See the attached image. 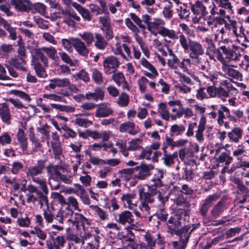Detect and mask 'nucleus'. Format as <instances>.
<instances>
[{
	"mask_svg": "<svg viewBox=\"0 0 249 249\" xmlns=\"http://www.w3.org/2000/svg\"><path fill=\"white\" fill-rule=\"evenodd\" d=\"M142 140L139 138L133 139L128 142L127 150H136L141 148V144Z\"/></svg>",
	"mask_w": 249,
	"mask_h": 249,
	"instance_id": "obj_57",
	"label": "nucleus"
},
{
	"mask_svg": "<svg viewBox=\"0 0 249 249\" xmlns=\"http://www.w3.org/2000/svg\"><path fill=\"white\" fill-rule=\"evenodd\" d=\"M140 63L142 67L147 69L150 71L145 73V75L147 77L153 78L158 75V72L155 68L145 58H142L140 60Z\"/></svg>",
	"mask_w": 249,
	"mask_h": 249,
	"instance_id": "obj_28",
	"label": "nucleus"
},
{
	"mask_svg": "<svg viewBox=\"0 0 249 249\" xmlns=\"http://www.w3.org/2000/svg\"><path fill=\"white\" fill-rule=\"evenodd\" d=\"M41 52H44L50 58L55 60L57 58V52L55 48L53 46L43 47L41 48Z\"/></svg>",
	"mask_w": 249,
	"mask_h": 249,
	"instance_id": "obj_53",
	"label": "nucleus"
},
{
	"mask_svg": "<svg viewBox=\"0 0 249 249\" xmlns=\"http://www.w3.org/2000/svg\"><path fill=\"white\" fill-rule=\"evenodd\" d=\"M84 98L88 100L97 101L102 100L104 96V91L100 88H95L94 92H88L85 95H82Z\"/></svg>",
	"mask_w": 249,
	"mask_h": 249,
	"instance_id": "obj_25",
	"label": "nucleus"
},
{
	"mask_svg": "<svg viewBox=\"0 0 249 249\" xmlns=\"http://www.w3.org/2000/svg\"><path fill=\"white\" fill-rule=\"evenodd\" d=\"M17 137L18 139V144L23 151L27 149L28 147L27 139L25 135L24 130L22 128H18Z\"/></svg>",
	"mask_w": 249,
	"mask_h": 249,
	"instance_id": "obj_39",
	"label": "nucleus"
},
{
	"mask_svg": "<svg viewBox=\"0 0 249 249\" xmlns=\"http://www.w3.org/2000/svg\"><path fill=\"white\" fill-rule=\"evenodd\" d=\"M129 102V96L125 93H122L119 96L117 103L121 107H126Z\"/></svg>",
	"mask_w": 249,
	"mask_h": 249,
	"instance_id": "obj_61",
	"label": "nucleus"
},
{
	"mask_svg": "<svg viewBox=\"0 0 249 249\" xmlns=\"http://www.w3.org/2000/svg\"><path fill=\"white\" fill-rule=\"evenodd\" d=\"M78 35L88 46L91 45L93 42L94 36L91 32H85L82 33H79Z\"/></svg>",
	"mask_w": 249,
	"mask_h": 249,
	"instance_id": "obj_54",
	"label": "nucleus"
},
{
	"mask_svg": "<svg viewBox=\"0 0 249 249\" xmlns=\"http://www.w3.org/2000/svg\"><path fill=\"white\" fill-rule=\"evenodd\" d=\"M32 61L36 75L41 78L46 77L47 74L44 68L42 66L39 62L41 61L39 59H36L35 56H34V59H32Z\"/></svg>",
	"mask_w": 249,
	"mask_h": 249,
	"instance_id": "obj_37",
	"label": "nucleus"
},
{
	"mask_svg": "<svg viewBox=\"0 0 249 249\" xmlns=\"http://www.w3.org/2000/svg\"><path fill=\"white\" fill-rule=\"evenodd\" d=\"M116 220L122 225H125L127 224L131 227L135 226L133 215L129 211H124L118 214Z\"/></svg>",
	"mask_w": 249,
	"mask_h": 249,
	"instance_id": "obj_9",
	"label": "nucleus"
},
{
	"mask_svg": "<svg viewBox=\"0 0 249 249\" xmlns=\"http://www.w3.org/2000/svg\"><path fill=\"white\" fill-rule=\"evenodd\" d=\"M158 112L160 114V117L166 121H168L171 118L169 112L165 104L161 103L158 105Z\"/></svg>",
	"mask_w": 249,
	"mask_h": 249,
	"instance_id": "obj_51",
	"label": "nucleus"
},
{
	"mask_svg": "<svg viewBox=\"0 0 249 249\" xmlns=\"http://www.w3.org/2000/svg\"><path fill=\"white\" fill-rule=\"evenodd\" d=\"M185 130L184 126L181 125H178L175 124L171 126L170 135L171 136H178L180 135Z\"/></svg>",
	"mask_w": 249,
	"mask_h": 249,
	"instance_id": "obj_60",
	"label": "nucleus"
},
{
	"mask_svg": "<svg viewBox=\"0 0 249 249\" xmlns=\"http://www.w3.org/2000/svg\"><path fill=\"white\" fill-rule=\"evenodd\" d=\"M176 11L178 16L181 19L187 18L190 14L189 10L187 9L185 5H180L176 7Z\"/></svg>",
	"mask_w": 249,
	"mask_h": 249,
	"instance_id": "obj_55",
	"label": "nucleus"
},
{
	"mask_svg": "<svg viewBox=\"0 0 249 249\" xmlns=\"http://www.w3.org/2000/svg\"><path fill=\"white\" fill-rule=\"evenodd\" d=\"M237 92L238 90L227 81L221 82L217 89V96L222 100L229 96L230 94L232 95Z\"/></svg>",
	"mask_w": 249,
	"mask_h": 249,
	"instance_id": "obj_6",
	"label": "nucleus"
},
{
	"mask_svg": "<svg viewBox=\"0 0 249 249\" xmlns=\"http://www.w3.org/2000/svg\"><path fill=\"white\" fill-rule=\"evenodd\" d=\"M205 41L207 43L206 54L209 58L215 61L216 59L221 63L224 62L225 59L220 51L216 49L213 40L209 37H205Z\"/></svg>",
	"mask_w": 249,
	"mask_h": 249,
	"instance_id": "obj_3",
	"label": "nucleus"
},
{
	"mask_svg": "<svg viewBox=\"0 0 249 249\" xmlns=\"http://www.w3.org/2000/svg\"><path fill=\"white\" fill-rule=\"evenodd\" d=\"M76 38V37H69L68 38H62L61 42L64 49L68 52H72V47H74Z\"/></svg>",
	"mask_w": 249,
	"mask_h": 249,
	"instance_id": "obj_50",
	"label": "nucleus"
},
{
	"mask_svg": "<svg viewBox=\"0 0 249 249\" xmlns=\"http://www.w3.org/2000/svg\"><path fill=\"white\" fill-rule=\"evenodd\" d=\"M165 22L164 20L160 18H154L153 21H151L148 24V30L151 33L154 35L157 36L158 31L161 28L164 27Z\"/></svg>",
	"mask_w": 249,
	"mask_h": 249,
	"instance_id": "obj_18",
	"label": "nucleus"
},
{
	"mask_svg": "<svg viewBox=\"0 0 249 249\" xmlns=\"http://www.w3.org/2000/svg\"><path fill=\"white\" fill-rule=\"evenodd\" d=\"M74 124L77 125L80 127L87 128L92 124V122L85 118L79 117L76 115V117L73 121Z\"/></svg>",
	"mask_w": 249,
	"mask_h": 249,
	"instance_id": "obj_52",
	"label": "nucleus"
},
{
	"mask_svg": "<svg viewBox=\"0 0 249 249\" xmlns=\"http://www.w3.org/2000/svg\"><path fill=\"white\" fill-rule=\"evenodd\" d=\"M70 85V81L67 78L58 79L54 78L50 80V83L48 85L52 89H54L56 87L64 88Z\"/></svg>",
	"mask_w": 249,
	"mask_h": 249,
	"instance_id": "obj_32",
	"label": "nucleus"
},
{
	"mask_svg": "<svg viewBox=\"0 0 249 249\" xmlns=\"http://www.w3.org/2000/svg\"><path fill=\"white\" fill-rule=\"evenodd\" d=\"M190 47L189 56L190 55H202L204 54V49L202 45L199 42L189 39Z\"/></svg>",
	"mask_w": 249,
	"mask_h": 249,
	"instance_id": "obj_14",
	"label": "nucleus"
},
{
	"mask_svg": "<svg viewBox=\"0 0 249 249\" xmlns=\"http://www.w3.org/2000/svg\"><path fill=\"white\" fill-rule=\"evenodd\" d=\"M59 167L50 164L47 167V174L49 179L58 182L59 179L61 175L59 171Z\"/></svg>",
	"mask_w": 249,
	"mask_h": 249,
	"instance_id": "obj_27",
	"label": "nucleus"
},
{
	"mask_svg": "<svg viewBox=\"0 0 249 249\" xmlns=\"http://www.w3.org/2000/svg\"><path fill=\"white\" fill-rule=\"evenodd\" d=\"M190 58H184L180 61V68L183 70L184 72L190 73L189 68L192 65V61Z\"/></svg>",
	"mask_w": 249,
	"mask_h": 249,
	"instance_id": "obj_58",
	"label": "nucleus"
},
{
	"mask_svg": "<svg viewBox=\"0 0 249 249\" xmlns=\"http://www.w3.org/2000/svg\"><path fill=\"white\" fill-rule=\"evenodd\" d=\"M11 4L17 11L29 12L31 1L30 0H11Z\"/></svg>",
	"mask_w": 249,
	"mask_h": 249,
	"instance_id": "obj_20",
	"label": "nucleus"
},
{
	"mask_svg": "<svg viewBox=\"0 0 249 249\" xmlns=\"http://www.w3.org/2000/svg\"><path fill=\"white\" fill-rule=\"evenodd\" d=\"M226 209L225 205L223 201H218L211 210V213L212 217L216 218Z\"/></svg>",
	"mask_w": 249,
	"mask_h": 249,
	"instance_id": "obj_43",
	"label": "nucleus"
},
{
	"mask_svg": "<svg viewBox=\"0 0 249 249\" xmlns=\"http://www.w3.org/2000/svg\"><path fill=\"white\" fill-rule=\"evenodd\" d=\"M72 77L75 78L76 80L79 79L86 83L89 82L90 81V78L88 73L84 69H82L78 72L73 75Z\"/></svg>",
	"mask_w": 249,
	"mask_h": 249,
	"instance_id": "obj_56",
	"label": "nucleus"
},
{
	"mask_svg": "<svg viewBox=\"0 0 249 249\" xmlns=\"http://www.w3.org/2000/svg\"><path fill=\"white\" fill-rule=\"evenodd\" d=\"M115 42L113 44L111 49L113 53L116 55H120L123 59L125 61H128V59L127 58L126 55L122 51V45L120 42L118 38L115 37Z\"/></svg>",
	"mask_w": 249,
	"mask_h": 249,
	"instance_id": "obj_40",
	"label": "nucleus"
},
{
	"mask_svg": "<svg viewBox=\"0 0 249 249\" xmlns=\"http://www.w3.org/2000/svg\"><path fill=\"white\" fill-rule=\"evenodd\" d=\"M158 33L163 37H167L173 40H176L178 39V34L177 32L165 27L161 28L158 31Z\"/></svg>",
	"mask_w": 249,
	"mask_h": 249,
	"instance_id": "obj_34",
	"label": "nucleus"
},
{
	"mask_svg": "<svg viewBox=\"0 0 249 249\" xmlns=\"http://www.w3.org/2000/svg\"><path fill=\"white\" fill-rule=\"evenodd\" d=\"M113 113L112 108L108 103L99 104L95 111V115L98 118H105L112 115Z\"/></svg>",
	"mask_w": 249,
	"mask_h": 249,
	"instance_id": "obj_11",
	"label": "nucleus"
},
{
	"mask_svg": "<svg viewBox=\"0 0 249 249\" xmlns=\"http://www.w3.org/2000/svg\"><path fill=\"white\" fill-rule=\"evenodd\" d=\"M73 214V212L69 206L65 208H61L56 215V219L60 223H63L65 219L68 222H71Z\"/></svg>",
	"mask_w": 249,
	"mask_h": 249,
	"instance_id": "obj_13",
	"label": "nucleus"
},
{
	"mask_svg": "<svg viewBox=\"0 0 249 249\" xmlns=\"http://www.w3.org/2000/svg\"><path fill=\"white\" fill-rule=\"evenodd\" d=\"M95 46L99 50H104L107 44V42L104 36L100 34L96 33L95 34Z\"/></svg>",
	"mask_w": 249,
	"mask_h": 249,
	"instance_id": "obj_48",
	"label": "nucleus"
},
{
	"mask_svg": "<svg viewBox=\"0 0 249 249\" xmlns=\"http://www.w3.org/2000/svg\"><path fill=\"white\" fill-rule=\"evenodd\" d=\"M219 198V195L216 194L208 196L204 200V203L200 207L199 211L203 216L206 215L209 209L213 202L216 201Z\"/></svg>",
	"mask_w": 249,
	"mask_h": 249,
	"instance_id": "obj_17",
	"label": "nucleus"
},
{
	"mask_svg": "<svg viewBox=\"0 0 249 249\" xmlns=\"http://www.w3.org/2000/svg\"><path fill=\"white\" fill-rule=\"evenodd\" d=\"M48 194H45L43 191L40 193L26 194V201L28 203H33L34 204H38L40 208H42L45 205L48 208Z\"/></svg>",
	"mask_w": 249,
	"mask_h": 249,
	"instance_id": "obj_5",
	"label": "nucleus"
},
{
	"mask_svg": "<svg viewBox=\"0 0 249 249\" xmlns=\"http://www.w3.org/2000/svg\"><path fill=\"white\" fill-rule=\"evenodd\" d=\"M51 106L60 111H65L66 112H73L75 110V108L70 106L61 105L57 104H51Z\"/></svg>",
	"mask_w": 249,
	"mask_h": 249,
	"instance_id": "obj_63",
	"label": "nucleus"
},
{
	"mask_svg": "<svg viewBox=\"0 0 249 249\" xmlns=\"http://www.w3.org/2000/svg\"><path fill=\"white\" fill-rule=\"evenodd\" d=\"M192 11L196 16L193 18L194 23L200 22H201V18L205 17L208 13L206 12V7L203 4L202 2L197 1L192 5Z\"/></svg>",
	"mask_w": 249,
	"mask_h": 249,
	"instance_id": "obj_8",
	"label": "nucleus"
},
{
	"mask_svg": "<svg viewBox=\"0 0 249 249\" xmlns=\"http://www.w3.org/2000/svg\"><path fill=\"white\" fill-rule=\"evenodd\" d=\"M119 131L121 133H128L131 135H135L139 132L136 127L135 124L130 121L121 124L119 126Z\"/></svg>",
	"mask_w": 249,
	"mask_h": 249,
	"instance_id": "obj_21",
	"label": "nucleus"
},
{
	"mask_svg": "<svg viewBox=\"0 0 249 249\" xmlns=\"http://www.w3.org/2000/svg\"><path fill=\"white\" fill-rule=\"evenodd\" d=\"M163 171L160 169H157V173L154 175L153 178L151 180V185L155 187H160L162 185L161 179L163 177Z\"/></svg>",
	"mask_w": 249,
	"mask_h": 249,
	"instance_id": "obj_44",
	"label": "nucleus"
},
{
	"mask_svg": "<svg viewBox=\"0 0 249 249\" xmlns=\"http://www.w3.org/2000/svg\"><path fill=\"white\" fill-rule=\"evenodd\" d=\"M243 130L239 127H235L231 131L228 132V136L230 141L238 143L242 137Z\"/></svg>",
	"mask_w": 249,
	"mask_h": 249,
	"instance_id": "obj_38",
	"label": "nucleus"
},
{
	"mask_svg": "<svg viewBox=\"0 0 249 249\" xmlns=\"http://www.w3.org/2000/svg\"><path fill=\"white\" fill-rule=\"evenodd\" d=\"M221 63L222 64V70L225 74L236 80H242V74L231 66L228 65L227 64V60L225 59L224 62H221Z\"/></svg>",
	"mask_w": 249,
	"mask_h": 249,
	"instance_id": "obj_15",
	"label": "nucleus"
},
{
	"mask_svg": "<svg viewBox=\"0 0 249 249\" xmlns=\"http://www.w3.org/2000/svg\"><path fill=\"white\" fill-rule=\"evenodd\" d=\"M47 7L46 5L41 2L32 3L30 5L29 12L33 14L38 13L42 16L46 14Z\"/></svg>",
	"mask_w": 249,
	"mask_h": 249,
	"instance_id": "obj_35",
	"label": "nucleus"
},
{
	"mask_svg": "<svg viewBox=\"0 0 249 249\" xmlns=\"http://www.w3.org/2000/svg\"><path fill=\"white\" fill-rule=\"evenodd\" d=\"M121 200L124 203L125 208L132 209L133 206H136L137 201L135 194H126L121 197Z\"/></svg>",
	"mask_w": 249,
	"mask_h": 249,
	"instance_id": "obj_33",
	"label": "nucleus"
},
{
	"mask_svg": "<svg viewBox=\"0 0 249 249\" xmlns=\"http://www.w3.org/2000/svg\"><path fill=\"white\" fill-rule=\"evenodd\" d=\"M193 230L194 228L191 229L189 226L185 225L179 230H178L174 233L179 236V241H184L183 242L187 244L190 238V234Z\"/></svg>",
	"mask_w": 249,
	"mask_h": 249,
	"instance_id": "obj_23",
	"label": "nucleus"
},
{
	"mask_svg": "<svg viewBox=\"0 0 249 249\" xmlns=\"http://www.w3.org/2000/svg\"><path fill=\"white\" fill-rule=\"evenodd\" d=\"M178 157V153L175 152L173 154H163L161 160L163 164L167 167H170L174 163V159L177 158Z\"/></svg>",
	"mask_w": 249,
	"mask_h": 249,
	"instance_id": "obj_47",
	"label": "nucleus"
},
{
	"mask_svg": "<svg viewBox=\"0 0 249 249\" xmlns=\"http://www.w3.org/2000/svg\"><path fill=\"white\" fill-rule=\"evenodd\" d=\"M219 49L225 55V58H224L226 60L228 59L229 61H236L238 59L239 57L240 56V54L232 50L229 45H221Z\"/></svg>",
	"mask_w": 249,
	"mask_h": 249,
	"instance_id": "obj_16",
	"label": "nucleus"
},
{
	"mask_svg": "<svg viewBox=\"0 0 249 249\" xmlns=\"http://www.w3.org/2000/svg\"><path fill=\"white\" fill-rule=\"evenodd\" d=\"M183 115L184 118L189 119L194 115V113L191 108L189 107L185 108L182 106L180 108H179L176 114L171 115V119L172 120L175 121L178 118H181Z\"/></svg>",
	"mask_w": 249,
	"mask_h": 249,
	"instance_id": "obj_30",
	"label": "nucleus"
},
{
	"mask_svg": "<svg viewBox=\"0 0 249 249\" xmlns=\"http://www.w3.org/2000/svg\"><path fill=\"white\" fill-rule=\"evenodd\" d=\"M169 55L170 58L168 59L167 64L168 66L176 71H178V68H180V61L177 56L171 50H169Z\"/></svg>",
	"mask_w": 249,
	"mask_h": 249,
	"instance_id": "obj_31",
	"label": "nucleus"
},
{
	"mask_svg": "<svg viewBox=\"0 0 249 249\" xmlns=\"http://www.w3.org/2000/svg\"><path fill=\"white\" fill-rule=\"evenodd\" d=\"M91 73V77L95 83L98 85H101L104 82L103 77V74L96 68H93L90 70Z\"/></svg>",
	"mask_w": 249,
	"mask_h": 249,
	"instance_id": "obj_49",
	"label": "nucleus"
},
{
	"mask_svg": "<svg viewBox=\"0 0 249 249\" xmlns=\"http://www.w3.org/2000/svg\"><path fill=\"white\" fill-rule=\"evenodd\" d=\"M75 9L80 14L83 18L88 21H90L91 20L92 15L90 11L81 5L75 4Z\"/></svg>",
	"mask_w": 249,
	"mask_h": 249,
	"instance_id": "obj_46",
	"label": "nucleus"
},
{
	"mask_svg": "<svg viewBox=\"0 0 249 249\" xmlns=\"http://www.w3.org/2000/svg\"><path fill=\"white\" fill-rule=\"evenodd\" d=\"M89 208L100 220L106 221L108 219L107 213L97 205H92L89 206Z\"/></svg>",
	"mask_w": 249,
	"mask_h": 249,
	"instance_id": "obj_45",
	"label": "nucleus"
},
{
	"mask_svg": "<svg viewBox=\"0 0 249 249\" xmlns=\"http://www.w3.org/2000/svg\"><path fill=\"white\" fill-rule=\"evenodd\" d=\"M206 124V119L204 115H202L197 127V130L196 131L195 137L197 141L200 142L202 143L204 141L203 131L205 130V125Z\"/></svg>",
	"mask_w": 249,
	"mask_h": 249,
	"instance_id": "obj_26",
	"label": "nucleus"
},
{
	"mask_svg": "<svg viewBox=\"0 0 249 249\" xmlns=\"http://www.w3.org/2000/svg\"><path fill=\"white\" fill-rule=\"evenodd\" d=\"M225 27L229 31V34L236 37H242L244 33L239 25L235 20H230V24H225Z\"/></svg>",
	"mask_w": 249,
	"mask_h": 249,
	"instance_id": "obj_22",
	"label": "nucleus"
},
{
	"mask_svg": "<svg viewBox=\"0 0 249 249\" xmlns=\"http://www.w3.org/2000/svg\"><path fill=\"white\" fill-rule=\"evenodd\" d=\"M134 173V168H130L120 170L118 175L121 180L128 181L132 178H135Z\"/></svg>",
	"mask_w": 249,
	"mask_h": 249,
	"instance_id": "obj_41",
	"label": "nucleus"
},
{
	"mask_svg": "<svg viewBox=\"0 0 249 249\" xmlns=\"http://www.w3.org/2000/svg\"><path fill=\"white\" fill-rule=\"evenodd\" d=\"M204 77H205L208 80H210L213 82V85L211 86H209L207 88L206 90L207 92V94L210 97L214 98L217 96V89L215 87V85L216 84V80L217 79V76L215 74H210L209 75H204Z\"/></svg>",
	"mask_w": 249,
	"mask_h": 249,
	"instance_id": "obj_24",
	"label": "nucleus"
},
{
	"mask_svg": "<svg viewBox=\"0 0 249 249\" xmlns=\"http://www.w3.org/2000/svg\"><path fill=\"white\" fill-rule=\"evenodd\" d=\"M112 79L117 85L121 86L124 89L129 90L128 84L122 73L120 72L113 73Z\"/></svg>",
	"mask_w": 249,
	"mask_h": 249,
	"instance_id": "obj_36",
	"label": "nucleus"
},
{
	"mask_svg": "<svg viewBox=\"0 0 249 249\" xmlns=\"http://www.w3.org/2000/svg\"><path fill=\"white\" fill-rule=\"evenodd\" d=\"M168 196H162L160 194L158 196V201L160 204L156 212V215L158 218L161 221H165L167 219V213L165 211L164 204L168 199Z\"/></svg>",
	"mask_w": 249,
	"mask_h": 249,
	"instance_id": "obj_10",
	"label": "nucleus"
},
{
	"mask_svg": "<svg viewBox=\"0 0 249 249\" xmlns=\"http://www.w3.org/2000/svg\"><path fill=\"white\" fill-rule=\"evenodd\" d=\"M86 221L87 219L82 214L75 213L74 216H72L71 222L73 225L76 224L78 226L79 224H84Z\"/></svg>",
	"mask_w": 249,
	"mask_h": 249,
	"instance_id": "obj_59",
	"label": "nucleus"
},
{
	"mask_svg": "<svg viewBox=\"0 0 249 249\" xmlns=\"http://www.w3.org/2000/svg\"><path fill=\"white\" fill-rule=\"evenodd\" d=\"M139 209L142 214L144 217H147L150 214V208L148 204L145 201L141 200V202L139 206Z\"/></svg>",
	"mask_w": 249,
	"mask_h": 249,
	"instance_id": "obj_64",
	"label": "nucleus"
},
{
	"mask_svg": "<svg viewBox=\"0 0 249 249\" xmlns=\"http://www.w3.org/2000/svg\"><path fill=\"white\" fill-rule=\"evenodd\" d=\"M45 162L46 161L44 160H38L36 165L30 166L27 168L26 174L34 183L40 186L43 192L48 194L49 190L46 179L42 177H37L43 173V171L45 167Z\"/></svg>",
	"mask_w": 249,
	"mask_h": 249,
	"instance_id": "obj_1",
	"label": "nucleus"
},
{
	"mask_svg": "<svg viewBox=\"0 0 249 249\" xmlns=\"http://www.w3.org/2000/svg\"><path fill=\"white\" fill-rule=\"evenodd\" d=\"M188 216L184 212L170 217L167 223L169 232L173 233L176 231L184 224Z\"/></svg>",
	"mask_w": 249,
	"mask_h": 249,
	"instance_id": "obj_2",
	"label": "nucleus"
},
{
	"mask_svg": "<svg viewBox=\"0 0 249 249\" xmlns=\"http://www.w3.org/2000/svg\"><path fill=\"white\" fill-rule=\"evenodd\" d=\"M27 48L31 53L32 59H34V56H35L36 59H39L45 66H48V59L41 52V48H38L37 42L32 39L29 40Z\"/></svg>",
	"mask_w": 249,
	"mask_h": 249,
	"instance_id": "obj_4",
	"label": "nucleus"
},
{
	"mask_svg": "<svg viewBox=\"0 0 249 249\" xmlns=\"http://www.w3.org/2000/svg\"><path fill=\"white\" fill-rule=\"evenodd\" d=\"M231 180L237 185V190L240 193L246 194L248 193L249 189L243 185L242 181L239 178L234 177Z\"/></svg>",
	"mask_w": 249,
	"mask_h": 249,
	"instance_id": "obj_62",
	"label": "nucleus"
},
{
	"mask_svg": "<svg viewBox=\"0 0 249 249\" xmlns=\"http://www.w3.org/2000/svg\"><path fill=\"white\" fill-rule=\"evenodd\" d=\"M120 65L118 59L113 56L105 58L103 61V67L105 74L110 75L114 73Z\"/></svg>",
	"mask_w": 249,
	"mask_h": 249,
	"instance_id": "obj_7",
	"label": "nucleus"
},
{
	"mask_svg": "<svg viewBox=\"0 0 249 249\" xmlns=\"http://www.w3.org/2000/svg\"><path fill=\"white\" fill-rule=\"evenodd\" d=\"M87 45L79 38L76 37L74 44V49L75 51L81 56L87 57L89 53V50Z\"/></svg>",
	"mask_w": 249,
	"mask_h": 249,
	"instance_id": "obj_19",
	"label": "nucleus"
},
{
	"mask_svg": "<svg viewBox=\"0 0 249 249\" xmlns=\"http://www.w3.org/2000/svg\"><path fill=\"white\" fill-rule=\"evenodd\" d=\"M130 229V227L125 228L121 233H119V236L120 239L129 242V243L134 242L135 237Z\"/></svg>",
	"mask_w": 249,
	"mask_h": 249,
	"instance_id": "obj_42",
	"label": "nucleus"
},
{
	"mask_svg": "<svg viewBox=\"0 0 249 249\" xmlns=\"http://www.w3.org/2000/svg\"><path fill=\"white\" fill-rule=\"evenodd\" d=\"M135 178L143 180L151 175V170L149 166L146 165L137 166L134 168Z\"/></svg>",
	"mask_w": 249,
	"mask_h": 249,
	"instance_id": "obj_12",
	"label": "nucleus"
},
{
	"mask_svg": "<svg viewBox=\"0 0 249 249\" xmlns=\"http://www.w3.org/2000/svg\"><path fill=\"white\" fill-rule=\"evenodd\" d=\"M0 117L3 123L7 124H10L11 115L9 106L5 103L0 104Z\"/></svg>",
	"mask_w": 249,
	"mask_h": 249,
	"instance_id": "obj_29",
	"label": "nucleus"
}]
</instances>
